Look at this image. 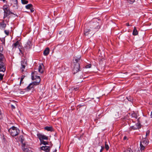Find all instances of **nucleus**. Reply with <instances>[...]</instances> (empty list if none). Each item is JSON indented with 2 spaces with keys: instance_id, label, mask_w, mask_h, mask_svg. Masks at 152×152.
Returning a JSON list of instances; mask_svg holds the SVG:
<instances>
[{
  "instance_id": "obj_45",
  "label": "nucleus",
  "mask_w": 152,
  "mask_h": 152,
  "mask_svg": "<svg viewBox=\"0 0 152 152\" xmlns=\"http://www.w3.org/2000/svg\"><path fill=\"white\" fill-rule=\"evenodd\" d=\"M5 39H4L2 40H1L2 42L3 43H5Z\"/></svg>"
},
{
  "instance_id": "obj_22",
  "label": "nucleus",
  "mask_w": 152,
  "mask_h": 152,
  "mask_svg": "<svg viewBox=\"0 0 152 152\" xmlns=\"http://www.w3.org/2000/svg\"><path fill=\"white\" fill-rule=\"evenodd\" d=\"M38 71L40 73H43V69L42 67V66L41 65H39L38 68Z\"/></svg>"
},
{
  "instance_id": "obj_9",
  "label": "nucleus",
  "mask_w": 152,
  "mask_h": 152,
  "mask_svg": "<svg viewBox=\"0 0 152 152\" xmlns=\"http://www.w3.org/2000/svg\"><path fill=\"white\" fill-rule=\"evenodd\" d=\"M21 67L20 69L22 72H23L24 71V69H25L26 66L27 65V62L25 59H24L21 61Z\"/></svg>"
},
{
  "instance_id": "obj_10",
  "label": "nucleus",
  "mask_w": 152,
  "mask_h": 152,
  "mask_svg": "<svg viewBox=\"0 0 152 152\" xmlns=\"http://www.w3.org/2000/svg\"><path fill=\"white\" fill-rule=\"evenodd\" d=\"M1 21V22H0V29L2 30H4L6 27L7 25L4 23L5 20H2Z\"/></svg>"
},
{
  "instance_id": "obj_26",
  "label": "nucleus",
  "mask_w": 152,
  "mask_h": 152,
  "mask_svg": "<svg viewBox=\"0 0 152 152\" xmlns=\"http://www.w3.org/2000/svg\"><path fill=\"white\" fill-rule=\"evenodd\" d=\"M107 143V142L106 141L105 142V148L107 151H108L109 148V147Z\"/></svg>"
},
{
  "instance_id": "obj_19",
  "label": "nucleus",
  "mask_w": 152,
  "mask_h": 152,
  "mask_svg": "<svg viewBox=\"0 0 152 152\" xmlns=\"http://www.w3.org/2000/svg\"><path fill=\"white\" fill-rule=\"evenodd\" d=\"M91 30L90 29H86L84 30V34L85 36L88 35L89 34Z\"/></svg>"
},
{
  "instance_id": "obj_23",
  "label": "nucleus",
  "mask_w": 152,
  "mask_h": 152,
  "mask_svg": "<svg viewBox=\"0 0 152 152\" xmlns=\"http://www.w3.org/2000/svg\"><path fill=\"white\" fill-rule=\"evenodd\" d=\"M33 7V5L31 4H30L26 5L25 7L27 9H30L31 8V7Z\"/></svg>"
},
{
  "instance_id": "obj_16",
  "label": "nucleus",
  "mask_w": 152,
  "mask_h": 152,
  "mask_svg": "<svg viewBox=\"0 0 152 152\" xmlns=\"http://www.w3.org/2000/svg\"><path fill=\"white\" fill-rule=\"evenodd\" d=\"M49 53V48H46L44 50L43 54L44 55L47 56L48 55Z\"/></svg>"
},
{
  "instance_id": "obj_6",
  "label": "nucleus",
  "mask_w": 152,
  "mask_h": 152,
  "mask_svg": "<svg viewBox=\"0 0 152 152\" xmlns=\"http://www.w3.org/2000/svg\"><path fill=\"white\" fill-rule=\"evenodd\" d=\"M32 44L31 40H28L25 46V48L26 50L29 51L32 47Z\"/></svg>"
},
{
  "instance_id": "obj_2",
  "label": "nucleus",
  "mask_w": 152,
  "mask_h": 152,
  "mask_svg": "<svg viewBox=\"0 0 152 152\" xmlns=\"http://www.w3.org/2000/svg\"><path fill=\"white\" fill-rule=\"evenodd\" d=\"M8 6L4 5L3 7V9L4 11L3 19H5L6 18H7L5 20V22L8 23L9 21V19L10 17V15L12 14L16 16H18L16 14H15L12 12L10 11V8L8 7Z\"/></svg>"
},
{
  "instance_id": "obj_43",
  "label": "nucleus",
  "mask_w": 152,
  "mask_h": 152,
  "mask_svg": "<svg viewBox=\"0 0 152 152\" xmlns=\"http://www.w3.org/2000/svg\"><path fill=\"white\" fill-rule=\"evenodd\" d=\"M78 89L79 88L77 87L76 88H74L73 90H74L75 91H77L78 90Z\"/></svg>"
},
{
  "instance_id": "obj_12",
  "label": "nucleus",
  "mask_w": 152,
  "mask_h": 152,
  "mask_svg": "<svg viewBox=\"0 0 152 152\" xmlns=\"http://www.w3.org/2000/svg\"><path fill=\"white\" fill-rule=\"evenodd\" d=\"M50 146H42L40 147V149L42 150L45 151L46 152H49L50 150Z\"/></svg>"
},
{
  "instance_id": "obj_25",
  "label": "nucleus",
  "mask_w": 152,
  "mask_h": 152,
  "mask_svg": "<svg viewBox=\"0 0 152 152\" xmlns=\"http://www.w3.org/2000/svg\"><path fill=\"white\" fill-rule=\"evenodd\" d=\"M126 99L129 101L132 102L133 100V97L130 96H129L128 97H126Z\"/></svg>"
},
{
  "instance_id": "obj_4",
  "label": "nucleus",
  "mask_w": 152,
  "mask_h": 152,
  "mask_svg": "<svg viewBox=\"0 0 152 152\" xmlns=\"http://www.w3.org/2000/svg\"><path fill=\"white\" fill-rule=\"evenodd\" d=\"M9 132L11 135L13 137L18 135L20 133V130L17 127L13 126L10 128L8 130Z\"/></svg>"
},
{
  "instance_id": "obj_29",
  "label": "nucleus",
  "mask_w": 152,
  "mask_h": 152,
  "mask_svg": "<svg viewBox=\"0 0 152 152\" xmlns=\"http://www.w3.org/2000/svg\"><path fill=\"white\" fill-rule=\"evenodd\" d=\"M137 128L135 129H139L141 128L140 124L139 123H137L136 124Z\"/></svg>"
},
{
  "instance_id": "obj_5",
  "label": "nucleus",
  "mask_w": 152,
  "mask_h": 152,
  "mask_svg": "<svg viewBox=\"0 0 152 152\" xmlns=\"http://www.w3.org/2000/svg\"><path fill=\"white\" fill-rule=\"evenodd\" d=\"M32 80H33L34 79L36 80V81H34L33 82L31 83L32 84L34 85L35 87L36 86L38 85L39 84L40 82V78L39 76H36V78H35L33 75L31 76Z\"/></svg>"
},
{
  "instance_id": "obj_7",
  "label": "nucleus",
  "mask_w": 152,
  "mask_h": 152,
  "mask_svg": "<svg viewBox=\"0 0 152 152\" xmlns=\"http://www.w3.org/2000/svg\"><path fill=\"white\" fill-rule=\"evenodd\" d=\"M37 136L39 139L40 141L43 140H48V137L39 133L37 134Z\"/></svg>"
},
{
  "instance_id": "obj_52",
  "label": "nucleus",
  "mask_w": 152,
  "mask_h": 152,
  "mask_svg": "<svg viewBox=\"0 0 152 152\" xmlns=\"http://www.w3.org/2000/svg\"><path fill=\"white\" fill-rule=\"evenodd\" d=\"M2 1L4 2L6 0H2Z\"/></svg>"
},
{
  "instance_id": "obj_17",
  "label": "nucleus",
  "mask_w": 152,
  "mask_h": 152,
  "mask_svg": "<svg viewBox=\"0 0 152 152\" xmlns=\"http://www.w3.org/2000/svg\"><path fill=\"white\" fill-rule=\"evenodd\" d=\"M132 34L133 35H137L138 34V32L136 29V27H134L133 30Z\"/></svg>"
},
{
  "instance_id": "obj_39",
  "label": "nucleus",
  "mask_w": 152,
  "mask_h": 152,
  "mask_svg": "<svg viewBox=\"0 0 152 152\" xmlns=\"http://www.w3.org/2000/svg\"><path fill=\"white\" fill-rule=\"evenodd\" d=\"M14 4H15L16 5L18 4V1L17 0H14Z\"/></svg>"
},
{
  "instance_id": "obj_42",
  "label": "nucleus",
  "mask_w": 152,
  "mask_h": 152,
  "mask_svg": "<svg viewBox=\"0 0 152 152\" xmlns=\"http://www.w3.org/2000/svg\"><path fill=\"white\" fill-rule=\"evenodd\" d=\"M11 108L12 109H14L15 108V107L12 104L11 105Z\"/></svg>"
},
{
  "instance_id": "obj_13",
  "label": "nucleus",
  "mask_w": 152,
  "mask_h": 152,
  "mask_svg": "<svg viewBox=\"0 0 152 152\" xmlns=\"http://www.w3.org/2000/svg\"><path fill=\"white\" fill-rule=\"evenodd\" d=\"M34 85L31 83H30L29 85L25 89V90L27 91H29L31 89H34Z\"/></svg>"
},
{
  "instance_id": "obj_11",
  "label": "nucleus",
  "mask_w": 152,
  "mask_h": 152,
  "mask_svg": "<svg viewBox=\"0 0 152 152\" xmlns=\"http://www.w3.org/2000/svg\"><path fill=\"white\" fill-rule=\"evenodd\" d=\"M19 49L20 52L19 54L20 55H22V56H23L24 53L26 54V53L28 51V50H26V49H25V47L24 48H23L21 47Z\"/></svg>"
},
{
  "instance_id": "obj_41",
  "label": "nucleus",
  "mask_w": 152,
  "mask_h": 152,
  "mask_svg": "<svg viewBox=\"0 0 152 152\" xmlns=\"http://www.w3.org/2000/svg\"><path fill=\"white\" fill-rule=\"evenodd\" d=\"M83 106H86V105L85 104L82 105V104H80L78 105L77 106L79 107H81Z\"/></svg>"
},
{
  "instance_id": "obj_35",
  "label": "nucleus",
  "mask_w": 152,
  "mask_h": 152,
  "mask_svg": "<svg viewBox=\"0 0 152 152\" xmlns=\"http://www.w3.org/2000/svg\"><path fill=\"white\" fill-rule=\"evenodd\" d=\"M4 75V74H2L0 73V80H2L3 79V77Z\"/></svg>"
},
{
  "instance_id": "obj_33",
  "label": "nucleus",
  "mask_w": 152,
  "mask_h": 152,
  "mask_svg": "<svg viewBox=\"0 0 152 152\" xmlns=\"http://www.w3.org/2000/svg\"><path fill=\"white\" fill-rule=\"evenodd\" d=\"M25 76L24 75H22L21 78L20 83V85L21 83H22V81H23V79L24 78Z\"/></svg>"
},
{
  "instance_id": "obj_40",
  "label": "nucleus",
  "mask_w": 152,
  "mask_h": 152,
  "mask_svg": "<svg viewBox=\"0 0 152 152\" xmlns=\"http://www.w3.org/2000/svg\"><path fill=\"white\" fill-rule=\"evenodd\" d=\"M101 147V149L100 150V152H102L104 148V146H102Z\"/></svg>"
},
{
  "instance_id": "obj_20",
  "label": "nucleus",
  "mask_w": 152,
  "mask_h": 152,
  "mask_svg": "<svg viewBox=\"0 0 152 152\" xmlns=\"http://www.w3.org/2000/svg\"><path fill=\"white\" fill-rule=\"evenodd\" d=\"M80 58H75L74 63L75 64H79V62L80 60Z\"/></svg>"
},
{
  "instance_id": "obj_36",
  "label": "nucleus",
  "mask_w": 152,
  "mask_h": 152,
  "mask_svg": "<svg viewBox=\"0 0 152 152\" xmlns=\"http://www.w3.org/2000/svg\"><path fill=\"white\" fill-rule=\"evenodd\" d=\"M91 67V64H89L86 65L85 66L86 68H90Z\"/></svg>"
},
{
  "instance_id": "obj_37",
  "label": "nucleus",
  "mask_w": 152,
  "mask_h": 152,
  "mask_svg": "<svg viewBox=\"0 0 152 152\" xmlns=\"http://www.w3.org/2000/svg\"><path fill=\"white\" fill-rule=\"evenodd\" d=\"M150 131L149 130H147L146 132V137L147 136L149 135V134H150Z\"/></svg>"
},
{
  "instance_id": "obj_1",
  "label": "nucleus",
  "mask_w": 152,
  "mask_h": 152,
  "mask_svg": "<svg viewBox=\"0 0 152 152\" xmlns=\"http://www.w3.org/2000/svg\"><path fill=\"white\" fill-rule=\"evenodd\" d=\"M3 47L0 45V72H4L6 70V58L2 54Z\"/></svg>"
},
{
  "instance_id": "obj_31",
  "label": "nucleus",
  "mask_w": 152,
  "mask_h": 152,
  "mask_svg": "<svg viewBox=\"0 0 152 152\" xmlns=\"http://www.w3.org/2000/svg\"><path fill=\"white\" fill-rule=\"evenodd\" d=\"M22 149L24 151L26 152L29 150L27 148H26L25 146L22 147Z\"/></svg>"
},
{
  "instance_id": "obj_8",
  "label": "nucleus",
  "mask_w": 152,
  "mask_h": 152,
  "mask_svg": "<svg viewBox=\"0 0 152 152\" xmlns=\"http://www.w3.org/2000/svg\"><path fill=\"white\" fill-rule=\"evenodd\" d=\"M80 71V64H75L74 68L73 69V73L75 74Z\"/></svg>"
},
{
  "instance_id": "obj_30",
  "label": "nucleus",
  "mask_w": 152,
  "mask_h": 152,
  "mask_svg": "<svg viewBox=\"0 0 152 152\" xmlns=\"http://www.w3.org/2000/svg\"><path fill=\"white\" fill-rule=\"evenodd\" d=\"M4 32L6 35L8 36L9 34L10 31L9 30H4Z\"/></svg>"
},
{
  "instance_id": "obj_15",
  "label": "nucleus",
  "mask_w": 152,
  "mask_h": 152,
  "mask_svg": "<svg viewBox=\"0 0 152 152\" xmlns=\"http://www.w3.org/2000/svg\"><path fill=\"white\" fill-rule=\"evenodd\" d=\"M142 142L143 145H146L148 144L149 142L148 139L145 138H144L143 141L142 142Z\"/></svg>"
},
{
  "instance_id": "obj_24",
  "label": "nucleus",
  "mask_w": 152,
  "mask_h": 152,
  "mask_svg": "<svg viewBox=\"0 0 152 152\" xmlns=\"http://www.w3.org/2000/svg\"><path fill=\"white\" fill-rule=\"evenodd\" d=\"M131 116L132 117L136 119L137 118V114L134 111H133L132 113Z\"/></svg>"
},
{
  "instance_id": "obj_51",
  "label": "nucleus",
  "mask_w": 152,
  "mask_h": 152,
  "mask_svg": "<svg viewBox=\"0 0 152 152\" xmlns=\"http://www.w3.org/2000/svg\"><path fill=\"white\" fill-rule=\"evenodd\" d=\"M119 117H117V116H116V117H115V118H117H117H118Z\"/></svg>"
},
{
  "instance_id": "obj_49",
  "label": "nucleus",
  "mask_w": 152,
  "mask_h": 152,
  "mask_svg": "<svg viewBox=\"0 0 152 152\" xmlns=\"http://www.w3.org/2000/svg\"><path fill=\"white\" fill-rule=\"evenodd\" d=\"M151 118H152V111L151 112Z\"/></svg>"
},
{
  "instance_id": "obj_21",
  "label": "nucleus",
  "mask_w": 152,
  "mask_h": 152,
  "mask_svg": "<svg viewBox=\"0 0 152 152\" xmlns=\"http://www.w3.org/2000/svg\"><path fill=\"white\" fill-rule=\"evenodd\" d=\"M140 150L141 151H142L145 149V145H143L142 142H140Z\"/></svg>"
},
{
  "instance_id": "obj_27",
  "label": "nucleus",
  "mask_w": 152,
  "mask_h": 152,
  "mask_svg": "<svg viewBox=\"0 0 152 152\" xmlns=\"http://www.w3.org/2000/svg\"><path fill=\"white\" fill-rule=\"evenodd\" d=\"M40 141V145L42 144H43L45 145L48 144V142L44 141V140Z\"/></svg>"
},
{
  "instance_id": "obj_3",
  "label": "nucleus",
  "mask_w": 152,
  "mask_h": 152,
  "mask_svg": "<svg viewBox=\"0 0 152 152\" xmlns=\"http://www.w3.org/2000/svg\"><path fill=\"white\" fill-rule=\"evenodd\" d=\"M100 20L97 18L93 19L90 22L89 26L92 30L97 31L100 26L99 23Z\"/></svg>"
},
{
  "instance_id": "obj_44",
  "label": "nucleus",
  "mask_w": 152,
  "mask_h": 152,
  "mask_svg": "<svg viewBox=\"0 0 152 152\" xmlns=\"http://www.w3.org/2000/svg\"><path fill=\"white\" fill-rule=\"evenodd\" d=\"M23 137V136H20V138H21V141L22 142H23V140L22 139V137Z\"/></svg>"
},
{
  "instance_id": "obj_50",
  "label": "nucleus",
  "mask_w": 152,
  "mask_h": 152,
  "mask_svg": "<svg viewBox=\"0 0 152 152\" xmlns=\"http://www.w3.org/2000/svg\"><path fill=\"white\" fill-rule=\"evenodd\" d=\"M57 151V150L56 149H55V151L53 152H56Z\"/></svg>"
},
{
  "instance_id": "obj_38",
  "label": "nucleus",
  "mask_w": 152,
  "mask_h": 152,
  "mask_svg": "<svg viewBox=\"0 0 152 152\" xmlns=\"http://www.w3.org/2000/svg\"><path fill=\"white\" fill-rule=\"evenodd\" d=\"M30 11L31 12H33L34 11V9L32 7H31V9H30Z\"/></svg>"
},
{
  "instance_id": "obj_47",
  "label": "nucleus",
  "mask_w": 152,
  "mask_h": 152,
  "mask_svg": "<svg viewBox=\"0 0 152 152\" xmlns=\"http://www.w3.org/2000/svg\"><path fill=\"white\" fill-rule=\"evenodd\" d=\"M127 138V137L126 136H125L124 137V140H125Z\"/></svg>"
},
{
  "instance_id": "obj_34",
  "label": "nucleus",
  "mask_w": 152,
  "mask_h": 152,
  "mask_svg": "<svg viewBox=\"0 0 152 152\" xmlns=\"http://www.w3.org/2000/svg\"><path fill=\"white\" fill-rule=\"evenodd\" d=\"M132 152L130 148H128L126 150L124 151V152Z\"/></svg>"
},
{
  "instance_id": "obj_32",
  "label": "nucleus",
  "mask_w": 152,
  "mask_h": 152,
  "mask_svg": "<svg viewBox=\"0 0 152 152\" xmlns=\"http://www.w3.org/2000/svg\"><path fill=\"white\" fill-rule=\"evenodd\" d=\"M135 0H127L128 2L130 4H132L135 1Z\"/></svg>"
},
{
  "instance_id": "obj_28",
  "label": "nucleus",
  "mask_w": 152,
  "mask_h": 152,
  "mask_svg": "<svg viewBox=\"0 0 152 152\" xmlns=\"http://www.w3.org/2000/svg\"><path fill=\"white\" fill-rule=\"evenodd\" d=\"M21 1L23 4H26L28 3V1L26 0H21Z\"/></svg>"
},
{
  "instance_id": "obj_18",
  "label": "nucleus",
  "mask_w": 152,
  "mask_h": 152,
  "mask_svg": "<svg viewBox=\"0 0 152 152\" xmlns=\"http://www.w3.org/2000/svg\"><path fill=\"white\" fill-rule=\"evenodd\" d=\"M45 129L48 131H52L53 130V128L51 126H46L45 127Z\"/></svg>"
},
{
  "instance_id": "obj_53",
  "label": "nucleus",
  "mask_w": 152,
  "mask_h": 152,
  "mask_svg": "<svg viewBox=\"0 0 152 152\" xmlns=\"http://www.w3.org/2000/svg\"><path fill=\"white\" fill-rule=\"evenodd\" d=\"M117 113L118 114V113Z\"/></svg>"
},
{
  "instance_id": "obj_46",
  "label": "nucleus",
  "mask_w": 152,
  "mask_h": 152,
  "mask_svg": "<svg viewBox=\"0 0 152 152\" xmlns=\"http://www.w3.org/2000/svg\"><path fill=\"white\" fill-rule=\"evenodd\" d=\"M126 25L127 26H129L130 25H129V23H127L126 24Z\"/></svg>"
},
{
  "instance_id": "obj_14",
  "label": "nucleus",
  "mask_w": 152,
  "mask_h": 152,
  "mask_svg": "<svg viewBox=\"0 0 152 152\" xmlns=\"http://www.w3.org/2000/svg\"><path fill=\"white\" fill-rule=\"evenodd\" d=\"M12 46L15 48L18 47V49L21 47L20 42L18 41H17L15 43H14Z\"/></svg>"
},
{
  "instance_id": "obj_48",
  "label": "nucleus",
  "mask_w": 152,
  "mask_h": 152,
  "mask_svg": "<svg viewBox=\"0 0 152 152\" xmlns=\"http://www.w3.org/2000/svg\"><path fill=\"white\" fill-rule=\"evenodd\" d=\"M26 152H32V151L31 150H28V151H27Z\"/></svg>"
}]
</instances>
